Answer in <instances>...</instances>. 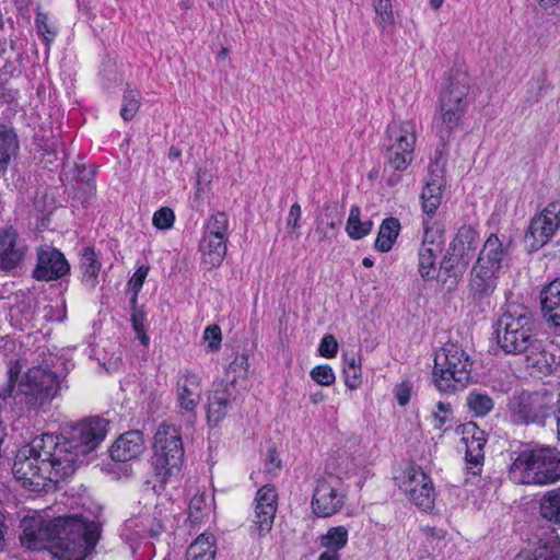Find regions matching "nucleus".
<instances>
[{"label": "nucleus", "instance_id": "1", "mask_svg": "<svg viewBox=\"0 0 560 560\" xmlns=\"http://www.w3.org/2000/svg\"><path fill=\"white\" fill-rule=\"evenodd\" d=\"M72 457L58 446V435L42 434L18 451L12 471L24 487L32 490L45 481L58 482L72 475Z\"/></svg>", "mask_w": 560, "mask_h": 560}, {"label": "nucleus", "instance_id": "2", "mask_svg": "<svg viewBox=\"0 0 560 560\" xmlns=\"http://www.w3.org/2000/svg\"><path fill=\"white\" fill-rule=\"evenodd\" d=\"M55 526L57 532L48 548L59 560H84L100 537L97 524L79 516L57 517Z\"/></svg>", "mask_w": 560, "mask_h": 560}, {"label": "nucleus", "instance_id": "3", "mask_svg": "<svg viewBox=\"0 0 560 560\" xmlns=\"http://www.w3.org/2000/svg\"><path fill=\"white\" fill-rule=\"evenodd\" d=\"M535 329V318L529 308L508 303L495 325L498 346L508 354L520 355L536 338Z\"/></svg>", "mask_w": 560, "mask_h": 560}, {"label": "nucleus", "instance_id": "4", "mask_svg": "<svg viewBox=\"0 0 560 560\" xmlns=\"http://www.w3.org/2000/svg\"><path fill=\"white\" fill-rule=\"evenodd\" d=\"M510 479L518 485H550L560 479V456L553 448L522 452L511 464Z\"/></svg>", "mask_w": 560, "mask_h": 560}, {"label": "nucleus", "instance_id": "5", "mask_svg": "<svg viewBox=\"0 0 560 560\" xmlns=\"http://www.w3.org/2000/svg\"><path fill=\"white\" fill-rule=\"evenodd\" d=\"M472 362L464 349L456 343H445L435 353L433 380L440 392L464 388L471 377Z\"/></svg>", "mask_w": 560, "mask_h": 560}, {"label": "nucleus", "instance_id": "6", "mask_svg": "<svg viewBox=\"0 0 560 560\" xmlns=\"http://www.w3.org/2000/svg\"><path fill=\"white\" fill-rule=\"evenodd\" d=\"M184 462L180 429L174 424L159 425L153 442L152 466L161 482L179 472Z\"/></svg>", "mask_w": 560, "mask_h": 560}, {"label": "nucleus", "instance_id": "7", "mask_svg": "<svg viewBox=\"0 0 560 560\" xmlns=\"http://www.w3.org/2000/svg\"><path fill=\"white\" fill-rule=\"evenodd\" d=\"M107 422L101 418H90L74 424L69 438L58 436V446L66 448L67 454L72 457V474L83 457L93 452L105 439Z\"/></svg>", "mask_w": 560, "mask_h": 560}, {"label": "nucleus", "instance_id": "8", "mask_svg": "<svg viewBox=\"0 0 560 560\" xmlns=\"http://www.w3.org/2000/svg\"><path fill=\"white\" fill-rule=\"evenodd\" d=\"M346 497L341 478L334 474H326L316 480L312 510L319 517H329L342 509Z\"/></svg>", "mask_w": 560, "mask_h": 560}, {"label": "nucleus", "instance_id": "9", "mask_svg": "<svg viewBox=\"0 0 560 560\" xmlns=\"http://www.w3.org/2000/svg\"><path fill=\"white\" fill-rule=\"evenodd\" d=\"M399 488L423 511L434 505V488L431 478L420 466L408 465L397 478Z\"/></svg>", "mask_w": 560, "mask_h": 560}, {"label": "nucleus", "instance_id": "10", "mask_svg": "<svg viewBox=\"0 0 560 560\" xmlns=\"http://www.w3.org/2000/svg\"><path fill=\"white\" fill-rule=\"evenodd\" d=\"M549 397L542 393L522 392L510 400L509 408L515 423L544 424L549 410Z\"/></svg>", "mask_w": 560, "mask_h": 560}, {"label": "nucleus", "instance_id": "11", "mask_svg": "<svg viewBox=\"0 0 560 560\" xmlns=\"http://www.w3.org/2000/svg\"><path fill=\"white\" fill-rule=\"evenodd\" d=\"M560 228V201H552L535 215L525 234V242L532 250L547 244Z\"/></svg>", "mask_w": 560, "mask_h": 560}, {"label": "nucleus", "instance_id": "12", "mask_svg": "<svg viewBox=\"0 0 560 560\" xmlns=\"http://www.w3.org/2000/svg\"><path fill=\"white\" fill-rule=\"evenodd\" d=\"M21 390L28 397L32 405H42L58 393V377L50 371L34 366L25 374L21 383Z\"/></svg>", "mask_w": 560, "mask_h": 560}, {"label": "nucleus", "instance_id": "13", "mask_svg": "<svg viewBox=\"0 0 560 560\" xmlns=\"http://www.w3.org/2000/svg\"><path fill=\"white\" fill-rule=\"evenodd\" d=\"M479 244L478 232L470 225L458 229L444 258V268L453 269L459 265L466 266L474 256Z\"/></svg>", "mask_w": 560, "mask_h": 560}, {"label": "nucleus", "instance_id": "14", "mask_svg": "<svg viewBox=\"0 0 560 560\" xmlns=\"http://www.w3.org/2000/svg\"><path fill=\"white\" fill-rule=\"evenodd\" d=\"M27 253L28 246L14 228L0 230V270L12 271L22 267Z\"/></svg>", "mask_w": 560, "mask_h": 560}, {"label": "nucleus", "instance_id": "15", "mask_svg": "<svg viewBox=\"0 0 560 560\" xmlns=\"http://www.w3.org/2000/svg\"><path fill=\"white\" fill-rule=\"evenodd\" d=\"M70 271V265L65 255L57 248L44 245L37 249V262L33 278L37 281H55Z\"/></svg>", "mask_w": 560, "mask_h": 560}, {"label": "nucleus", "instance_id": "16", "mask_svg": "<svg viewBox=\"0 0 560 560\" xmlns=\"http://www.w3.org/2000/svg\"><path fill=\"white\" fill-rule=\"evenodd\" d=\"M201 395L200 376L189 371L180 372L176 381V401L180 413L187 415L189 419L195 418Z\"/></svg>", "mask_w": 560, "mask_h": 560}, {"label": "nucleus", "instance_id": "17", "mask_svg": "<svg viewBox=\"0 0 560 560\" xmlns=\"http://www.w3.org/2000/svg\"><path fill=\"white\" fill-rule=\"evenodd\" d=\"M21 542L28 549H46L57 532L55 520L45 523L38 515L26 516L21 522Z\"/></svg>", "mask_w": 560, "mask_h": 560}, {"label": "nucleus", "instance_id": "18", "mask_svg": "<svg viewBox=\"0 0 560 560\" xmlns=\"http://www.w3.org/2000/svg\"><path fill=\"white\" fill-rule=\"evenodd\" d=\"M443 235L436 228H429L424 222L423 242L419 249V273L424 280L434 279L438 275L436 257L442 250Z\"/></svg>", "mask_w": 560, "mask_h": 560}, {"label": "nucleus", "instance_id": "19", "mask_svg": "<svg viewBox=\"0 0 560 560\" xmlns=\"http://www.w3.org/2000/svg\"><path fill=\"white\" fill-rule=\"evenodd\" d=\"M462 441L466 445L467 470L474 476L480 475L485 459L483 447L487 442L485 432L479 430L475 423L469 422L464 425Z\"/></svg>", "mask_w": 560, "mask_h": 560}, {"label": "nucleus", "instance_id": "20", "mask_svg": "<svg viewBox=\"0 0 560 560\" xmlns=\"http://www.w3.org/2000/svg\"><path fill=\"white\" fill-rule=\"evenodd\" d=\"M510 240L491 234L486 240L476 262L501 273L510 260Z\"/></svg>", "mask_w": 560, "mask_h": 560}, {"label": "nucleus", "instance_id": "21", "mask_svg": "<svg viewBox=\"0 0 560 560\" xmlns=\"http://www.w3.org/2000/svg\"><path fill=\"white\" fill-rule=\"evenodd\" d=\"M277 492L272 486H264L256 493L255 520L259 536L268 533L273 524L277 512Z\"/></svg>", "mask_w": 560, "mask_h": 560}, {"label": "nucleus", "instance_id": "22", "mask_svg": "<svg viewBox=\"0 0 560 560\" xmlns=\"http://www.w3.org/2000/svg\"><path fill=\"white\" fill-rule=\"evenodd\" d=\"M500 272L475 262L469 279V293L471 298L481 302L488 299L497 289Z\"/></svg>", "mask_w": 560, "mask_h": 560}, {"label": "nucleus", "instance_id": "23", "mask_svg": "<svg viewBox=\"0 0 560 560\" xmlns=\"http://www.w3.org/2000/svg\"><path fill=\"white\" fill-rule=\"evenodd\" d=\"M520 355L524 357L527 368L544 375L550 374L559 364L558 357L547 350L544 342L537 337Z\"/></svg>", "mask_w": 560, "mask_h": 560}, {"label": "nucleus", "instance_id": "24", "mask_svg": "<svg viewBox=\"0 0 560 560\" xmlns=\"http://www.w3.org/2000/svg\"><path fill=\"white\" fill-rule=\"evenodd\" d=\"M144 451L143 435L140 431L121 434L110 447V457L116 462H128Z\"/></svg>", "mask_w": 560, "mask_h": 560}, {"label": "nucleus", "instance_id": "25", "mask_svg": "<svg viewBox=\"0 0 560 560\" xmlns=\"http://www.w3.org/2000/svg\"><path fill=\"white\" fill-rule=\"evenodd\" d=\"M234 380L222 388L213 390L208 402V420L217 425L226 415L230 404L235 400Z\"/></svg>", "mask_w": 560, "mask_h": 560}, {"label": "nucleus", "instance_id": "26", "mask_svg": "<svg viewBox=\"0 0 560 560\" xmlns=\"http://www.w3.org/2000/svg\"><path fill=\"white\" fill-rule=\"evenodd\" d=\"M470 86V79L467 73L456 71L448 80L447 85L441 94L440 103L467 107V94Z\"/></svg>", "mask_w": 560, "mask_h": 560}, {"label": "nucleus", "instance_id": "27", "mask_svg": "<svg viewBox=\"0 0 560 560\" xmlns=\"http://www.w3.org/2000/svg\"><path fill=\"white\" fill-rule=\"evenodd\" d=\"M444 186V178L442 171L436 166L431 168L430 177L425 182V186L421 194L422 209L427 214L435 213L441 205L442 188Z\"/></svg>", "mask_w": 560, "mask_h": 560}, {"label": "nucleus", "instance_id": "28", "mask_svg": "<svg viewBox=\"0 0 560 560\" xmlns=\"http://www.w3.org/2000/svg\"><path fill=\"white\" fill-rule=\"evenodd\" d=\"M540 303L545 319L560 328V279L553 280L542 289Z\"/></svg>", "mask_w": 560, "mask_h": 560}, {"label": "nucleus", "instance_id": "29", "mask_svg": "<svg viewBox=\"0 0 560 560\" xmlns=\"http://www.w3.org/2000/svg\"><path fill=\"white\" fill-rule=\"evenodd\" d=\"M417 141L416 125L410 120L393 121L387 127L386 143L415 148Z\"/></svg>", "mask_w": 560, "mask_h": 560}, {"label": "nucleus", "instance_id": "30", "mask_svg": "<svg viewBox=\"0 0 560 560\" xmlns=\"http://www.w3.org/2000/svg\"><path fill=\"white\" fill-rule=\"evenodd\" d=\"M102 264L92 247H85L82 250L80 268L82 270L81 281L90 290L98 283V275Z\"/></svg>", "mask_w": 560, "mask_h": 560}, {"label": "nucleus", "instance_id": "31", "mask_svg": "<svg viewBox=\"0 0 560 560\" xmlns=\"http://www.w3.org/2000/svg\"><path fill=\"white\" fill-rule=\"evenodd\" d=\"M226 242L228 240L212 238L203 234L200 244L202 261L210 267L220 266L226 255Z\"/></svg>", "mask_w": 560, "mask_h": 560}, {"label": "nucleus", "instance_id": "32", "mask_svg": "<svg viewBox=\"0 0 560 560\" xmlns=\"http://www.w3.org/2000/svg\"><path fill=\"white\" fill-rule=\"evenodd\" d=\"M400 229V222L397 218L389 217L383 220L374 243L375 249L382 253L389 252L399 235Z\"/></svg>", "mask_w": 560, "mask_h": 560}, {"label": "nucleus", "instance_id": "33", "mask_svg": "<svg viewBox=\"0 0 560 560\" xmlns=\"http://www.w3.org/2000/svg\"><path fill=\"white\" fill-rule=\"evenodd\" d=\"M465 110L466 107L445 103L440 104L441 128L439 129V135L442 140L448 139L452 132L458 127Z\"/></svg>", "mask_w": 560, "mask_h": 560}, {"label": "nucleus", "instance_id": "34", "mask_svg": "<svg viewBox=\"0 0 560 560\" xmlns=\"http://www.w3.org/2000/svg\"><path fill=\"white\" fill-rule=\"evenodd\" d=\"M215 547L212 535H199L188 547L186 560H214Z\"/></svg>", "mask_w": 560, "mask_h": 560}, {"label": "nucleus", "instance_id": "35", "mask_svg": "<svg viewBox=\"0 0 560 560\" xmlns=\"http://www.w3.org/2000/svg\"><path fill=\"white\" fill-rule=\"evenodd\" d=\"M213 508V495L206 490H198L189 501L188 516L191 523H200L211 514Z\"/></svg>", "mask_w": 560, "mask_h": 560}, {"label": "nucleus", "instance_id": "36", "mask_svg": "<svg viewBox=\"0 0 560 560\" xmlns=\"http://www.w3.org/2000/svg\"><path fill=\"white\" fill-rule=\"evenodd\" d=\"M415 148L386 143L385 160L394 171H404L413 161Z\"/></svg>", "mask_w": 560, "mask_h": 560}, {"label": "nucleus", "instance_id": "37", "mask_svg": "<svg viewBox=\"0 0 560 560\" xmlns=\"http://www.w3.org/2000/svg\"><path fill=\"white\" fill-rule=\"evenodd\" d=\"M540 516L556 525H560V487L547 491L539 502Z\"/></svg>", "mask_w": 560, "mask_h": 560}, {"label": "nucleus", "instance_id": "38", "mask_svg": "<svg viewBox=\"0 0 560 560\" xmlns=\"http://www.w3.org/2000/svg\"><path fill=\"white\" fill-rule=\"evenodd\" d=\"M348 536V529L345 526L330 527L326 534L319 536L318 542L322 548L338 552L346 547Z\"/></svg>", "mask_w": 560, "mask_h": 560}, {"label": "nucleus", "instance_id": "39", "mask_svg": "<svg viewBox=\"0 0 560 560\" xmlns=\"http://www.w3.org/2000/svg\"><path fill=\"white\" fill-rule=\"evenodd\" d=\"M203 234L212 238H229V217L225 212L212 213L205 224Z\"/></svg>", "mask_w": 560, "mask_h": 560}, {"label": "nucleus", "instance_id": "40", "mask_svg": "<svg viewBox=\"0 0 560 560\" xmlns=\"http://www.w3.org/2000/svg\"><path fill=\"white\" fill-rule=\"evenodd\" d=\"M360 214V208L358 206H352L347 221L346 231L353 240H360L372 231V221L368 220L362 222Z\"/></svg>", "mask_w": 560, "mask_h": 560}, {"label": "nucleus", "instance_id": "41", "mask_svg": "<svg viewBox=\"0 0 560 560\" xmlns=\"http://www.w3.org/2000/svg\"><path fill=\"white\" fill-rule=\"evenodd\" d=\"M18 149L15 136L4 126L0 127V167L4 168Z\"/></svg>", "mask_w": 560, "mask_h": 560}, {"label": "nucleus", "instance_id": "42", "mask_svg": "<svg viewBox=\"0 0 560 560\" xmlns=\"http://www.w3.org/2000/svg\"><path fill=\"white\" fill-rule=\"evenodd\" d=\"M467 406L478 417L487 416L493 409V400L487 394L471 392L467 396Z\"/></svg>", "mask_w": 560, "mask_h": 560}, {"label": "nucleus", "instance_id": "43", "mask_svg": "<svg viewBox=\"0 0 560 560\" xmlns=\"http://www.w3.org/2000/svg\"><path fill=\"white\" fill-rule=\"evenodd\" d=\"M514 560H560V547L541 546L535 551H521Z\"/></svg>", "mask_w": 560, "mask_h": 560}, {"label": "nucleus", "instance_id": "44", "mask_svg": "<svg viewBox=\"0 0 560 560\" xmlns=\"http://www.w3.org/2000/svg\"><path fill=\"white\" fill-rule=\"evenodd\" d=\"M140 107V93L136 89L128 88L122 96L120 116L125 121L131 120Z\"/></svg>", "mask_w": 560, "mask_h": 560}, {"label": "nucleus", "instance_id": "45", "mask_svg": "<svg viewBox=\"0 0 560 560\" xmlns=\"http://www.w3.org/2000/svg\"><path fill=\"white\" fill-rule=\"evenodd\" d=\"M373 7L378 18L377 24L383 30L394 23V14L390 0H372Z\"/></svg>", "mask_w": 560, "mask_h": 560}, {"label": "nucleus", "instance_id": "46", "mask_svg": "<svg viewBox=\"0 0 560 560\" xmlns=\"http://www.w3.org/2000/svg\"><path fill=\"white\" fill-rule=\"evenodd\" d=\"M175 221L174 211L168 207H163L154 212L152 218L153 225L159 230H168Z\"/></svg>", "mask_w": 560, "mask_h": 560}, {"label": "nucleus", "instance_id": "47", "mask_svg": "<svg viewBox=\"0 0 560 560\" xmlns=\"http://www.w3.org/2000/svg\"><path fill=\"white\" fill-rule=\"evenodd\" d=\"M310 374L312 380L322 386H329L336 380L334 371L328 364L313 368Z\"/></svg>", "mask_w": 560, "mask_h": 560}, {"label": "nucleus", "instance_id": "48", "mask_svg": "<svg viewBox=\"0 0 560 560\" xmlns=\"http://www.w3.org/2000/svg\"><path fill=\"white\" fill-rule=\"evenodd\" d=\"M301 214H302V211H301L300 205L294 203L291 206V208L289 210L288 218H287L288 233L292 238H295V240L299 238V236H300V233H298L296 230L300 226L299 221L301 219Z\"/></svg>", "mask_w": 560, "mask_h": 560}, {"label": "nucleus", "instance_id": "49", "mask_svg": "<svg viewBox=\"0 0 560 560\" xmlns=\"http://www.w3.org/2000/svg\"><path fill=\"white\" fill-rule=\"evenodd\" d=\"M35 24L38 33L44 37L47 44L54 40L56 32L48 25V15L46 13L37 11Z\"/></svg>", "mask_w": 560, "mask_h": 560}, {"label": "nucleus", "instance_id": "50", "mask_svg": "<svg viewBox=\"0 0 560 560\" xmlns=\"http://www.w3.org/2000/svg\"><path fill=\"white\" fill-rule=\"evenodd\" d=\"M452 407L448 402L439 401L436 411L433 412L434 428L442 429L451 420Z\"/></svg>", "mask_w": 560, "mask_h": 560}, {"label": "nucleus", "instance_id": "51", "mask_svg": "<svg viewBox=\"0 0 560 560\" xmlns=\"http://www.w3.org/2000/svg\"><path fill=\"white\" fill-rule=\"evenodd\" d=\"M318 352L324 358H334L338 352V342L332 335H325L322 339Z\"/></svg>", "mask_w": 560, "mask_h": 560}, {"label": "nucleus", "instance_id": "52", "mask_svg": "<svg viewBox=\"0 0 560 560\" xmlns=\"http://www.w3.org/2000/svg\"><path fill=\"white\" fill-rule=\"evenodd\" d=\"M423 535L425 537L424 547L427 548V552H429V547L432 550H434L436 547H440L444 539V534L441 529H435L431 527L424 528ZM428 556H430V553H428Z\"/></svg>", "mask_w": 560, "mask_h": 560}, {"label": "nucleus", "instance_id": "53", "mask_svg": "<svg viewBox=\"0 0 560 560\" xmlns=\"http://www.w3.org/2000/svg\"><path fill=\"white\" fill-rule=\"evenodd\" d=\"M203 339L208 343V348L213 351L218 350L221 345V329L218 325H210L205 329Z\"/></svg>", "mask_w": 560, "mask_h": 560}, {"label": "nucleus", "instance_id": "54", "mask_svg": "<svg viewBox=\"0 0 560 560\" xmlns=\"http://www.w3.org/2000/svg\"><path fill=\"white\" fill-rule=\"evenodd\" d=\"M345 383L350 389L361 385V368H343Z\"/></svg>", "mask_w": 560, "mask_h": 560}, {"label": "nucleus", "instance_id": "55", "mask_svg": "<svg viewBox=\"0 0 560 560\" xmlns=\"http://www.w3.org/2000/svg\"><path fill=\"white\" fill-rule=\"evenodd\" d=\"M412 386L409 382H402L395 387V395L400 406H406L411 397Z\"/></svg>", "mask_w": 560, "mask_h": 560}, {"label": "nucleus", "instance_id": "56", "mask_svg": "<svg viewBox=\"0 0 560 560\" xmlns=\"http://www.w3.org/2000/svg\"><path fill=\"white\" fill-rule=\"evenodd\" d=\"M148 272L149 268L141 266L130 279L129 284L131 285L136 294L141 290L143 282L148 276Z\"/></svg>", "mask_w": 560, "mask_h": 560}, {"label": "nucleus", "instance_id": "57", "mask_svg": "<svg viewBox=\"0 0 560 560\" xmlns=\"http://www.w3.org/2000/svg\"><path fill=\"white\" fill-rule=\"evenodd\" d=\"M20 374V365L18 361H11L8 366V388L11 392L18 381Z\"/></svg>", "mask_w": 560, "mask_h": 560}, {"label": "nucleus", "instance_id": "58", "mask_svg": "<svg viewBox=\"0 0 560 560\" xmlns=\"http://www.w3.org/2000/svg\"><path fill=\"white\" fill-rule=\"evenodd\" d=\"M144 313L141 310L135 308L131 314V325L135 331L144 328Z\"/></svg>", "mask_w": 560, "mask_h": 560}, {"label": "nucleus", "instance_id": "59", "mask_svg": "<svg viewBox=\"0 0 560 560\" xmlns=\"http://www.w3.org/2000/svg\"><path fill=\"white\" fill-rule=\"evenodd\" d=\"M230 369L234 372L243 371L246 372L248 369V359L246 355L242 354L234 359V361L230 364Z\"/></svg>", "mask_w": 560, "mask_h": 560}, {"label": "nucleus", "instance_id": "60", "mask_svg": "<svg viewBox=\"0 0 560 560\" xmlns=\"http://www.w3.org/2000/svg\"><path fill=\"white\" fill-rule=\"evenodd\" d=\"M4 520V515L0 512V552L4 548V530L7 528Z\"/></svg>", "mask_w": 560, "mask_h": 560}, {"label": "nucleus", "instance_id": "61", "mask_svg": "<svg viewBox=\"0 0 560 560\" xmlns=\"http://www.w3.org/2000/svg\"><path fill=\"white\" fill-rule=\"evenodd\" d=\"M318 560H340V556L335 551H324L319 555Z\"/></svg>", "mask_w": 560, "mask_h": 560}, {"label": "nucleus", "instance_id": "62", "mask_svg": "<svg viewBox=\"0 0 560 560\" xmlns=\"http://www.w3.org/2000/svg\"><path fill=\"white\" fill-rule=\"evenodd\" d=\"M343 368H352L353 369V368H361V366L354 355L348 357L347 354H345V366Z\"/></svg>", "mask_w": 560, "mask_h": 560}, {"label": "nucleus", "instance_id": "63", "mask_svg": "<svg viewBox=\"0 0 560 560\" xmlns=\"http://www.w3.org/2000/svg\"><path fill=\"white\" fill-rule=\"evenodd\" d=\"M269 463L268 466H275L276 468H280V460L278 459L276 451H269Z\"/></svg>", "mask_w": 560, "mask_h": 560}, {"label": "nucleus", "instance_id": "64", "mask_svg": "<svg viewBox=\"0 0 560 560\" xmlns=\"http://www.w3.org/2000/svg\"><path fill=\"white\" fill-rule=\"evenodd\" d=\"M401 180V176L397 173H393L388 176L386 184L390 187L398 185Z\"/></svg>", "mask_w": 560, "mask_h": 560}]
</instances>
